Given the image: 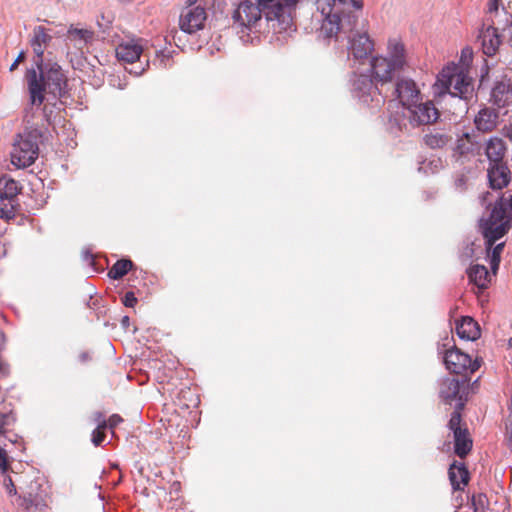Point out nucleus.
<instances>
[{
  "label": "nucleus",
  "mask_w": 512,
  "mask_h": 512,
  "mask_svg": "<svg viewBox=\"0 0 512 512\" xmlns=\"http://www.w3.org/2000/svg\"><path fill=\"white\" fill-rule=\"evenodd\" d=\"M107 428V422L105 419H103L101 422L98 423V426L96 429L92 432V443L95 446H100L104 440H105V433L104 430Z\"/></svg>",
  "instance_id": "nucleus-34"
},
{
  "label": "nucleus",
  "mask_w": 512,
  "mask_h": 512,
  "mask_svg": "<svg viewBox=\"0 0 512 512\" xmlns=\"http://www.w3.org/2000/svg\"><path fill=\"white\" fill-rule=\"evenodd\" d=\"M498 113L491 108L481 109L475 117V125L479 131L491 132L497 125Z\"/></svg>",
  "instance_id": "nucleus-21"
},
{
  "label": "nucleus",
  "mask_w": 512,
  "mask_h": 512,
  "mask_svg": "<svg viewBox=\"0 0 512 512\" xmlns=\"http://www.w3.org/2000/svg\"><path fill=\"white\" fill-rule=\"evenodd\" d=\"M486 244H487V248L489 250L492 249L491 269H492L493 273H496V271L499 267V264H500L501 253L504 248V243L497 244L496 246H494V244H493L491 247H489V244L487 241H486Z\"/></svg>",
  "instance_id": "nucleus-33"
},
{
  "label": "nucleus",
  "mask_w": 512,
  "mask_h": 512,
  "mask_svg": "<svg viewBox=\"0 0 512 512\" xmlns=\"http://www.w3.org/2000/svg\"><path fill=\"white\" fill-rule=\"evenodd\" d=\"M16 421L13 411L6 405L0 404V434H3Z\"/></svg>",
  "instance_id": "nucleus-28"
},
{
  "label": "nucleus",
  "mask_w": 512,
  "mask_h": 512,
  "mask_svg": "<svg viewBox=\"0 0 512 512\" xmlns=\"http://www.w3.org/2000/svg\"><path fill=\"white\" fill-rule=\"evenodd\" d=\"M432 92L436 100H441L446 94L470 100L473 97L474 86L468 68L464 64L455 63L445 66L432 85Z\"/></svg>",
  "instance_id": "nucleus-5"
},
{
  "label": "nucleus",
  "mask_w": 512,
  "mask_h": 512,
  "mask_svg": "<svg viewBox=\"0 0 512 512\" xmlns=\"http://www.w3.org/2000/svg\"><path fill=\"white\" fill-rule=\"evenodd\" d=\"M299 0H257L241 2L232 14L233 28L238 34L249 35L260 32L262 16L274 31L283 33L292 30L293 17Z\"/></svg>",
  "instance_id": "nucleus-3"
},
{
  "label": "nucleus",
  "mask_w": 512,
  "mask_h": 512,
  "mask_svg": "<svg viewBox=\"0 0 512 512\" xmlns=\"http://www.w3.org/2000/svg\"><path fill=\"white\" fill-rule=\"evenodd\" d=\"M133 267V262L128 259L118 260L109 270L108 276L111 279L118 280L125 276Z\"/></svg>",
  "instance_id": "nucleus-27"
},
{
  "label": "nucleus",
  "mask_w": 512,
  "mask_h": 512,
  "mask_svg": "<svg viewBox=\"0 0 512 512\" xmlns=\"http://www.w3.org/2000/svg\"><path fill=\"white\" fill-rule=\"evenodd\" d=\"M82 259L85 263H87L90 266L94 265V256L89 250H84L82 252Z\"/></svg>",
  "instance_id": "nucleus-41"
},
{
  "label": "nucleus",
  "mask_w": 512,
  "mask_h": 512,
  "mask_svg": "<svg viewBox=\"0 0 512 512\" xmlns=\"http://www.w3.org/2000/svg\"><path fill=\"white\" fill-rule=\"evenodd\" d=\"M448 427L453 432L455 454L462 459L465 458L472 450L473 440L467 424L462 420V414L452 412Z\"/></svg>",
  "instance_id": "nucleus-10"
},
{
  "label": "nucleus",
  "mask_w": 512,
  "mask_h": 512,
  "mask_svg": "<svg viewBox=\"0 0 512 512\" xmlns=\"http://www.w3.org/2000/svg\"><path fill=\"white\" fill-rule=\"evenodd\" d=\"M43 114H44V117H45L46 121L49 122V116H48L47 106L46 105L43 107Z\"/></svg>",
  "instance_id": "nucleus-49"
},
{
  "label": "nucleus",
  "mask_w": 512,
  "mask_h": 512,
  "mask_svg": "<svg viewBox=\"0 0 512 512\" xmlns=\"http://www.w3.org/2000/svg\"><path fill=\"white\" fill-rule=\"evenodd\" d=\"M503 16V23L501 20H498L497 22H495V25H497L498 29L502 30L504 36H507L510 40H512V13H508L503 8Z\"/></svg>",
  "instance_id": "nucleus-31"
},
{
  "label": "nucleus",
  "mask_w": 512,
  "mask_h": 512,
  "mask_svg": "<svg viewBox=\"0 0 512 512\" xmlns=\"http://www.w3.org/2000/svg\"><path fill=\"white\" fill-rule=\"evenodd\" d=\"M504 135L512 140V125L504 128Z\"/></svg>",
  "instance_id": "nucleus-46"
},
{
  "label": "nucleus",
  "mask_w": 512,
  "mask_h": 512,
  "mask_svg": "<svg viewBox=\"0 0 512 512\" xmlns=\"http://www.w3.org/2000/svg\"><path fill=\"white\" fill-rule=\"evenodd\" d=\"M448 477L454 491H464L470 481V473L464 463L454 461L448 469Z\"/></svg>",
  "instance_id": "nucleus-15"
},
{
  "label": "nucleus",
  "mask_w": 512,
  "mask_h": 512,
  "mask_svg": "<svg viewBox=\"0 0 512 512\" xmlns=\"http://www.w3.org/2000/svg\"><path fill=\"white\" fill-rule=\"evenodd\" d=\"M123 421L122 417L118 414H113L110 416L107 426H109L110 429H114L118 424H120Z\"/></svg>",
  "instance_id": "nucleus-40"
},
{
  "label": "nucleus",
  "mask_w": 512,
  "mask_h": 512,
  "mask_svg": "<svg viewBox=\"0 0 512 512\" xmlns=\"http://www.w3.org/2000/svg\"><path fill=\"white\" fill-rule=\"evenodd\" d=\"M510 170L504 163L490 164L488 179L492 189L501 190L510 182Z\"/></svg>",
  "instance_id": "nucleus-17"
},
{
  "label": "nucleus",
  "mask_w": 512,
  "mask_h": 512,
  "mask_svg": "<svg viewBox=\"0 0 512 512\" xmlns=\"http://www.w3.org/2000/svg\"><path fill=\"white\" fill-rule=\"evenodd\" d=\"M467 276L470 281L477 289V293H482L491 283V275L484 265L475 264L468 268Z\"/></svg>",
  "instance_id": "nucleus-18"
},
{
  "label": "nucleus",
  "mask_w": 512,
  "mask_h": 512,
  "mask_svg": "<svg viewBox=\"0 0 512 512\" xmlns=\"http://www.w3.org/2000/svg\"><path fill=\"white\" fill-rule=\"evenodd\" d=\"M352 6L356 9L362 8V0H351Z\"/></svg>",
  "instance_id": "nucleus-48"
},
{
  "label": "nucleus",
  "mask_w": 512,
  "mask_h": 512,
  "mask_svg": "<svg viewBox=\"0 0 512 512\" xmlns=\"http://www.w3.org/2000/svg\"><path fill=\"white\" fill-rule=\"evenodd\" d=\"M456 332L461 339L471 341L477 340L481 335L478 323L469 316L462 317V319L457 322Z\"/></svg>",
  "instance_id": "nucleus-20"
},
{
  "label": "nucleus",
  "mask_w": 512,
  "mask_h": 512,
  "mask_svg": "<svg viewBox=\"0 0 512 512\" xmlns=\"http://www.w3.org/2000/svg\"><path fill=\"white\" fill-rule=\"evenodd\" d=\"M3 482H4V487H5V489H6V491H7V493L9 495H16L17 494L16 487H15V485L13 483V480L11 479L10 476L6 475L4 477V481Z\"/></svg>",
  "instance_id": "nucleus-39"
},
{
  "label": "nucleus",
  "mask_w": 512,
  "mask_h": 512,
  "mask_svg": "<svg viewBox=\"0 0 512 512\" xmlns=\"http://www.w3.org/2000/svg\"><path fill=\"white\" fill-rule=\"evenodd\" d=\"M435 101L437 100L433 97L432 100H427L418 104L419 125H432L440 119L441 113L436 107Z\"/></svg>",
  "instance_id": "nucleus-19"
},
{
  "label": "nucleus",
  "mask_w": 512,
  "mask_h": 512,
  "mask_svg": "<svg viewBox=\"0 0 512 512\" xmlns=\"http://www.w3.org/2000/svg\"><path fill=\"white\" fill-rule=\"evenodd\" d=\"M24 57H25V54H24V52H23V51H21V52L19 53V55L17 56V58L15 59V61L11 64V66H10V71L15 70V69L18 67L19 63H20L21 61H23Z\"/></svg>",
  "instance_id": "nucleus-42"
},
{
  "label": "nucleus",
  "mask_w": 512,
  "mask_h": 512,
  "mask_svg": "<svg viewBox=\"0 0 512 512\" xmlns=\"http://www.w3.org/2000/svg\"><path fill=\"white\" fill-rule=\"evenodd\" d=\"M502 4V0H488L486 13L492 18L493 15L499 14V6Z\"/></svg>",
  "instance_id": "nucleus-36"
},
{
  "label": "nucleus",
  "mask_w": 512,
  "mask_h": 512,
  "mask_svg": "<svg viewBox=\"0 0 512 512\" xmlns=\"http://www.w3.org/2000/svg\"><path fill=\"white\" fill-rule=\"evenodd\" d=\"M409 68L406 47L398 37L388 39L385 55L370 61V71L377 83L385 85L395 80V95L402 107L396 121L400 130L412 132L416 128V82L407 75Z\"/></svg>",
  "instance_id": "nucleus-1"
},
{
  "label": "nucleus",
  "mask_w": 512,
  "mask_h": 512,
  "mask_svg": "<svg viewBox=\"0 0 512 512\" xmlns=\"http://www.w3.org/2000/svg\"><path fill=\"white\" fill-rule=\"evenodd\" d=\"M508 8L512 11V0H508Z\"/></svg>",
  "instance_id": "nucleus-50"
},
{
  "label": "nucleus",
  "mask_w": 512,
  "mask_h": 512,
  "mask_svg": "<svg viewBox=\"0 0 512 512\" xmlns=\"http://www.w3.org/2000/svg\"><path fill=\"white\" fill-rule=\"evenodd\" d=\"M189 2L180 14L179 26L183 32L193 34L204 27L207 12L203 6L195 5L191 0Z\"/></svg>",
  "instance_id": "nucleus-13"
},
{
  "label": "nucleus",
  "mask_w": 512,
  "mask_h": 512,
  "mask_svg": "<svg viewBox=\"0 0 512 512\" xmlns=\"http://www.w3.org/2000/svg\"><path fill=\"white\" fill-rule=\"evenodd\" d=\"M51 41L52 35L49 29L44 26H35L33 28L29 44L35 54L34 65H42V60H44V51Z\"/></svg>",
  "instance_id": "nucleus-14"
},
{
  "label": "nucleus",
  "mask_w": 512,
  "mask_h": 512,
  "mask_svg": "<svg viewBox=\"0 0 512 512\" xmlns=\"http://www.w3.org/2000/svg\"><path fill=\"white\" fill-rule=\"evenodd\" d=\"M471 503L474 512H485L489 505L488 498L483 493L473 494L471 497Z\"/></svg>",
  "instance_id": "nucleus-32"
},
{
  "label": "nucleus",
  "mask_w": 512,
  "mask_h": 512,
  "mask_svg": "<svg viewBox=\"0 0 512 512\" xmlns=\"http://www.w3.org/2000/svg\"><path fill=\"white\" fill-rule=\"evenodd\" d=\"M344 0H317V10L320 12L322 22L319 37L326 40L334 39L336 42L346 40L348 58L354 64L363 65L372 58L375 44L370 37L363 21L354 13H343L340 6Z\"/></svg>",
  "instance_id": "nucleus-2"
},
{
  "label": "nucleus",
  "mask_w": 512,
  "mask_h": 512,
  "mask_svg": "<svg viewBox=\"0 0 512 512\" xmlns=\"http://www.w3.org/2000/svg\"><path fill=\"white\" fill-rule=\"evenodd\" d=\"M444 364L451 373L460 375L472 374L480 367L477 359L472 360L468 354L455 347L445 352Z\"/></svg>",
  "instance_id": "nucleus-12"
},
{
  "label": "nucleus",
  "mask_w": 512,
  "mask_h": 512,
  "mask_svg": "<svg viewBox=\"0 0 512 512\" xmlns=\"http://www.w3.org/2000/svg\"><path fill=\"white\" fill-rule=\"evenodd\" d=\"M378 84L370 71V65L364 72L354 71L349 77V91L352 98L363 106L373 109L380 108L385 102L377 87Z\"/></svg>",
  "instance_id": "nucleus-6"
},
{
  "label": "nucleus",
  "mask_w": 512,
  "mask_h": 512,
  "mask_svg": "<svg viewBox=\"0 0 512 512\" xmlns=\"http://www.w3.org/2000/svg\"><path fill=\"white\" fill-rule=\"evenodd\" d=\"M467 389L466 380L446 378L440 384L439 395L446 404L455 402L453 412L461 414L467 402Z\"/></svg>",
  "instance_id": "nucleus-11"
},
{
  "label": "nucleus",
  "mask_w": 512,
  "mask_h": 512,
  "mask_svg": "<svg viewBox=\"0 0 512 512\" xmlns=\"http://www.w3.org/2000/svg\"><path fill=\"white\" fill-rule=\"evenodd\" d=\"M9 468L7 453L4 449L0 447V469L2 474H6Z\"/></svg>",
  "instance_id": "nucleus-38"
},
{
  "label": "nucleus",
  "mask_w": 512,
  "mask_h": 512,
  "mask_svg": "<svg viewBox=\"0 0 512 512\" xmlns=\"http://www.w3.org/2000/svg\"><path fill=\"white\" fill-rule=\"evenodd\" d=\"M141 42V39L136 38L123 40L116 47V57L120 62L128 64H133L136 61L140 62L139 68L128 70L130 74L135 76L142 75L149 66V60H146L144 65L140 61V57L144 51Z\"/></svg>",
  "instance_id": "nucleus-9"
},
{
  "label": "nucleus",
  "mask_w": 512,
  "mask_h": 512,
  "mask_svg": "<svg viewBox=\"0 0 512 512\" xmlns=\"http://www.w3.org/2000/svg\"><path fill=\"white\" fill-rule=\"evenodd\" d=\"M19 193L18 182L7 176L0 178V199L17 200Z\"/></svg>",
  "instance_id": "nucleus-25"
},
{
  "label": "nucleus",
  "mask_w": 512,
  "mask_h": 512,
  "mask_svg": "<svg viewBox=\"0 0 512 512\" xmlns=\"http://www.w3.org/2000/svg\"><path fill=\"white\" fill-rule=\"evenodd\" d=\"M121 325L123 328H128L130 325V318L129 316H124L121 320Z\"/></svg>",
  "instance_id": "nucleus-47"
},
{
  "label": "nucleus",
  "mask_w": 512,
  "mask_h": 512,
  "mask_svg": "<svg viewBox=\"0 0 512 512\" xmlns=\"http://www.w3.org/2000/svg\"><path fill=\"white\" fill-rule=\"evenodd\" d=\"M154 64H158L162 68H167L171 66V55L170 53H165L164 51H158L156 53V59L154 60Z\"/></svg>",
  "instance_id": "nucleus-35"
},
{
  "label": "nucleus",
  "mask_w": 512,
  "mask_h": 512,
  "mask_svg": "<svg viewBox=\"0 0 512 512\" xmlns=\"http://www.w3.org/2000/svg\"><path fill=\"white\" fill-rule=\"evenodd\" d=\"M33 503H34V499H33V495L31 493H29L27 496H23L22 505H25L26 508L33 505Z\"/></svg>",
  "instance_id": "nucleus-44"
},
{
  "label": "nucleus",
  "mask_w": 512,
  "mask_h": 512,
  "mask_svg": "<svg viewBox=\"0 0 512 512\" xmlns=\"http://www.w3.org/2000/svg\"><path fill=\"white\" fill-rule=\"evenodd\" d=\"M512 227V194L496 202L490 217L483 223V236L489 247L508 233Z\"/></svg>",
  "instance_id": "nucleus-7"
},
{
  "label": "nucleus",
  "mask_w": 512,
  "mask_h": 512,
  "mask_svg": "<svg viewBox=\"0 0 512 512\" xmlns=\"http://www.w3.org/2000/svg\"><path fill=\"white\" fill-rule=\"evenodd\" d=\"M17 200L0 199V218L10 221L16 216Z\"/></svg>",
  "instance_id": "nucleus-29"
},
{
  "label": "nucleus",
  "mask_w": 512,
  "mask_h": 512,
  "mask_svg": "<svg viewBox=\"0 0 512 512\" xmlns=\"http://www.w3.org/2000/svg\"><path fill=\"white\" fill-rule=\"evenodd\" d=\"M492 99L498 107H506L512 103V86L509 83L499 82L492 90Z\"/></svg>",
  "instance_id": "nucleus-22"
},
{
  "label": "nucleus",
  "mask_w": 512,
  "mask_h": 512,
  "mask_svg": "<svg viewBox=\"0 0 512 512\" xmlns=\"http://www.w3.org/2000/svg\"><path fill=\"white\" fill-rule=\"evenodd\" d=\"M68 34L71 38L78 40L81 44H87L93 39V32L88 29L70 28Z\"/></svg>",
  "instance_id": "nucleus-30"
},
{
  "label": "nucleus",
  "mask_w": 512,
  "mask_h": 512,
  "mask_svg": "<svg viewBox=\"0 0 512 512\" xmlns=\"http://www.w3.org/2000/svg\"><path fill=\"white\" fill-rule=\"evenodd\" d=\"M494 25L495 21L491 20V24L480 35L483 53L487 56L495 55L501 44L499 29Z\"/></svg>",
  "instance_id": "nucleus-16"
},
{
  "label": "nucleus",
  "mask_w": 512,
  "mask_h": 512,
  "mask_svg": "<svg viewBox=\"0 0 512 512\" xmlns=\"http://www.w3.org/2000/svg\"><path fill=\"white\" fill-rule=\"evenodd\" d=\"M78 359L81 363H87L92 359V357L88 351H83L79 354Z\"/></svg>",
  "instance_id": "nucleus-43"
},
{
  "label": "nucleus",
  "mask_w": 512,
  "mask_h": 512,
  "mask_svg": "<svg viewBox=\"0 0 512 512\" xmlns=\"http://www.w3.org/2000/svg\"><path fill=\"white\" fill-rule=\"evenodd\" d=\"M506 433H507L509 442L512 443V420H508L506 422Z\"/></svg>",
  "instance_id": "nucleus-45"
},
{
  "label": "nucleus",
  "mask_w": 512,
  "mask_h": 512,
  "mask_svg": "<svg viewBox=\"0 0 512 512\" xmlns=\"http://www.w3.org/2000/svg\"><path fill=\"white\" fill-rule=\"evenodd\" d=\"M29 92L31 110L33 106L40 107L45 100V92L55 98H62L66 94L67 79L61 66L56 62H45L27 69L25 74Z\"/></svg>",
  "instance_id": "nucleus-4"
},
{
  "label": "nucleus",
  "mask_w": 512,
  "mask_h": 512,
  "mask_svg": "<svg viewBox=\"0 0 512 512\" xmlns=\"http://www.w3.org/2000/svg\"><path fill=\"white\" fill-rule=\"evenodd\" d=\"M138 302L134 292L128 291L125 293V295L122 297V304L125 307L133 308L136 303Z\"/></svg>",
  "instance_id": "nucleus-37"
},
{
  "label": "nucleus",
  "mask_w": 512,
  "mask_h": 512,
  "mask_svg": "<svg viewBox=\"0 0 512 512\" xmlns=\"http://www.w3.org/2000/svg\"><path fill=\"white\" fill-rule=\"evenodd\" d=\"M42 132L38 128H26L17 135L11 152V163L17 168L32 165L39 154V141Z\"/></svg>",
  "instance_id": "nucleus-8"
},
{
  "label": "nucleus",
  "mask_w": 512,
  "mask_h": 512,
  "mask_svg": "<svg viewBox=\"0 0 512 512\" xmlns=\"http://www.w3.org/2000/svg\"><path fill=\"white\" fill-rule=\"evenodd\" d=\"M131 1H132V0H119V2L124 3V4L129 3V2H131Z\"/></svg>",
  "instance_id": "nucleus-51"
},
{
  "label": "nucleus",
  "mask_w": 512,
  "mask_h": 512,
  "mask_svg": "<svg viewBox=\"0 0 512 512\" xmlns=\"http://www.w3.org/2000/svg\"><path fill=\"white\" fill-rule=\"evenodd\" d=\"M475 149L476 144L473 142L471 136L465 133L457 140L454 151L455 154L460 157H468L469 155H474Z\"/></svg>",
  "instance_id": "nucleus-26"
},
{
  "label": "nucleus",
  "mask_w": 512,
  "mask_h": 512,
  "mask_svg": "<svg viewBox=\"0 0 512 512\" xmlns=\"http://www.w3.org/2000/svg\"><path fill=\"white\" fill-rule=\"evenodd\" d=\"M451 137L438 130H429L423 135L424 144L431 149L443 148L450 142Z\"/></svg>",
  "instance_id": "nucleus-24"
},
{
  "label": "nucleus",
  "mask_w": 512,
  "mask_h": 512,
  "mask_svg": "<svg viewBox=\"0 0 512 512\" xmlns=\"http://www.w3.org/2000/svg\"><path fill=\"white\" fill-rule=\"evenodd\" d=\"M109 23H110V20H107V24H109ZM106 28H108V25H106V26L103 28V30H105Z\"/></svg>",
  "instance_id": "nucleus-52"
},
{
  "label": "nucleus",
  "mask_w": 512,
  "mask_h": 512,
  "mask_svg": "<svg viewBox=\"0 0 512 512\" xmlns=\"http://www.w3.org/2000/svg\"><path fill=\"white\" fill-rule=\"evenodd\" d=\"M506 146L501 138H491L486 145V155L490 164L503 163Z\"/></svg>",
  "instance_id": "nucleus-23"
}]
</instances>
